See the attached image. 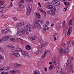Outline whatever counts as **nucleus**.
Segmentation results:
<instances>
[{
  "instance_id": "1",
  "label": "nucleus",
  "mask_w": 74,
  "mask_h": 74,
  "mask_svg": "<svg viewBox=\"0 0 74 74\" xmlns=\"http://www.w3.org/2000/svg\"><path fill=\"white\" fill-rule=\"evenodd\" d=\"M46 7L48 9L52 10L47 11V12L48 14H49V15H55V12L53 11H56V10L53 5H48Z\"/></svg>"
},
{
  "instance_id": "2",
  "label": "nucleus",
  "mask_w": 74,
  "mask_h": 74,
  "mask_svg": "<svg viewBox=\"0 0 74 74\" xmlns=\"http://www.w3.org/2000/svg\"><path fill=\"white\" fill-rule=\"evenodd\" d=\"M18 32L16 34L18 36H21L22 34H25V35H28L29 34V32H27V30L24 29L23 28H21L20 29L18 28L17 29Z\"/></svg>"
},
{
  "instance_id": "3",
  "label": "nucleus",
  "mask_w": 74,
  "mask_h": 74,
  "mask_svg": "<svg viewBox=\"0 0 74 74\" xmlns=\"http://www.w3.org/2000/svg\"><path fill=\"white\" fill-rule=\"evenodd\" d=\"M16 49L18 52V51H19V52H20L21 53H22L23 55H24V56H25L26 57H30L29 53L26 52L24 50H22L20 48L17 47L16 48Z\"/></svg>"
},
{
  "instance_id": "4",
  "label": "nucleus",
  "mask_w": 74,
  "mask_h": 74,
  "mask_svg": "<svg viewBox=\"0 0 74 74\" xmlns=\"http://www.w3.org/2000/svg\"><path fill=\"white\" fill-rule=\"evenodd\" d=\"M10 53L12 55L15 56L16 57L19 56V53L16 50L14 49H12L10 51Z\"/></svg>"
},
{
  "instance_id": "5",
  "label": "nucleus",
  "mask_w": 74,
  "mask_h": 74,
  "mask_svg": "<svg viewBox=\"0 0 74 74\" xmlns=\"http://www.w3.org/2000/svg\"><path fill=\"white\" fill-rule=\"evenodd\" d=\"M52 62L54 65H56L57 63L59 64V61L58 58L56 57L53 58L52 59Z\"/></svg>"
},
{
  "instance_id": "6",
  "label": "nucleus",
  "mask_w": 74,
  "mask_h": 74,
  "mask_svg": "<svg viewBox=\"0 0 74 74\" xmlns=\"http://www.w3.org/2000/svg\"><path fill=\"white\" fill-rule=\"evenodd\" d=\"M52 4L55 6H59L60 5V2L58 1L53 0L52 1Z\"/></svg>"
},
{
  "instance_id": "7",
  "label": "nucleus",
  "mask_w": 74,
  "mask_h": 74,
  "mask_svg": "<svg viewBox=\"0 0 74 74\" xmlns=\"http://www.w3.org/2000/svg\"><path fill=\"white\" fill-rule=\"evenodd\" d=\"M26 27L27 28V29H25L26 30H27V32H28V31H29V32H31L32 31V25H31L29 23H28L26 26Z\"/></svg>"
},
{
  "instance_id": "8",
  "label": "nucleus",
  "mask_w": 74,
  "mask_h": 74,
  "mask_svg": "<svg viewBox=\"0 0 74 74\" xmlns=\"http://www.w3.org/2000/svg\"><path fill=\"white\" fill-rule=\"evenodd\" d=\"M40 21V20L39 19H38L37 20H35V24H34V26L36 28L38 26L40 25L39 24V22Z\"/></svg>"
},
{
  "instance_id": "9",
  "label": "nucleus",
  "mask_w": 74,
  "mask_h": 74,
  "mask_svg": "<svg viewBox=\"0 0 74 74\" xmlns=\"http://www.w3.org/2000/svg\"><path fill=\"white\" fill-rule=\"evenodd\" d=\"M25 25V22H19L16 25V27H21L22 26L24 25Z\"/></svg>"
},
{
  "instance_id": "10",
  "label": "nucleus",
  "mask_w": 74,
  "mask_h": 74,
  "mask_svg": "<svg viewBox=\"0 0 74 74\" xmlns=\"http://www.w3.org/2000/svg\"><path fill=\"white\" fill-rule=\"evenodd\" d=\"M46 44H47V43H46V42H44V43H40V45H38L39 48L42 49V47H45Z\"/></svg>"
},
{
  "instance_id": "11",
  "label": "nucleus",
  "mask_w": 74,
  "mask_h": 74,
  "mask_svg": "<svg viewBox=\"0 0 74 74\" xmlns=\"http://www.w3.org/2000/svg\"><path fill=\"white\" fill-rule=\"evenodd\" d=\"M71 66V62L70 61H67L66 65V68L67 69H69Z\"/></svg>"
},
{
  "instance_id": "12",
  "label": "nucleus",
  "mask_w": 74,
  "mask_h": 74,
  "mask_svg": "<svg viewBox=\"0 0 74 74\" xmlns=\"http://www.w3.org/2000/svg\"><path fill=\"white\" fill-rule=\"evenodd\" d=\"M69 48H66L64 51L63 53L64 55H65L67 54L69 51Z\"/></svg>"
},
{
  "instance_id": "13",
  "label": "nucleus",
  "mask_w": 74,
  "mask_h": 74,
  "mask_svg": "<svg viewBox=\"0 0 74 74\" xmlns=\"http://www.w3.org/2000/svg\"><path fill=\"white\" fill-rule=\"evenodd\" d=\"M18 42H19L21 44H23V39L21 38H18L16 40Z\"/></svg>"
},
{
  "instance_id": "14",
  "label": "nucleus",
  "mask_w": 74,
  "mask_h": 74,
  "mask_svg": "<svg viewBox=\"0 0 74 74\" xmlns=\"http://www.w3.org/2000/svg\"><path fill=\"white\" fill-rule=\"evenodd\" d=\"M32 5L31 4H29L27 5V10H29L31 11L32 10Z\"/></svg>"
},
{
  "instance_id": "15",
  "label": "nucleus",
  "mask_w": 74,
  "mask_h": 74,
  "mask_svg": "<svg viewBox=\"0 0 74 74\" xmlns=\"http://www.w3.org/2000/svg\"><path fill=\"white\" fill-rule=\"evenodd\" d=\"M59 70L56 71V73L57 74H61L62 73V68H58Z\"/></svg>"
},
{
  "instance_id": "16",
  "label": "nucleus",
  "mask_w": 74,
  "mask_h": 74,
  "mask_svg": "<svg viewBox=\"0 0 74 74\" xmlns=\"http://www.w3.org/2000/svg\"><path fill=\"white\" fill-rule=\"evenodd\" d=\"M61 1L64 2V4L65 5H68V6H69V5L70 4L69 2H67L66 0H61Z\"/></svg>"
},
{
  "instance_id": "17",
  "label": "nucleus",
  "mask_w": 74,
  "mask_h": 74,
  "mask_svg": "<svg viewBox=\"0 0 74 74\" xmlns=\"http://www.w3.org/2000/svg\"><path fill=\"white\" fill-rule=\"evenodd\" d=\"M9 37H10L9 36H7L2 38V39L3 40V41H7L8 40V38H9Z\"/></svg>"
},
{
  "instance_id": "18",
  "label": "nucleus",
  "mask_w": 74,
  "mask_h": 74,
  "mask_svg": "<svg viewBox=\"0 0 74 74\" xmlns=\"http://www.w3.org/2000/svg\"><path fill=\"white\" fill-rule=\"evenodd\" d=\"M43 28L46 30H49V27L46 24L43 26Z\"/></svg>"
},
{
  "instance_id": "19",
  "label": "nucleus",
  "mask_w": 74,
  "mask_h": 74,
  "mask_svg": "<svg viewBox=\"0 0 74 74\" xmlns=\"http://www.w3.org/2000/svg\"><path fill=\"white\" fill-rule=\"evenodd\" d=\"M71 34V32L69 30H68V31L65 33V36H69Z\"/></svg>"
},
{
  "instance_id": "20",
  "label": "nucleus",
  "mask_w": 74,
  "mask_h": 74,
  "mask_svg": "<svg viewBox=\"0 0 74 74\" xmlns=\"http://www.w3.org/2000/svg\"><path fill=\"white\" fill-rule=\"evenodd\" d=\"M18 66H21V65H20V64H15L13 65L12 66V67L13 69H15V68L17 67Z\"/></svg>"
},
{
  "instance_id": "21",
  "label": "nucleus",
  "mask_w": 74,
  "mask_h": 74,
  "mask_svg": "<svg viewBox=\"0 0 74 74\" xmlns=\"http://www.w3.org/2000/svg\"><path fill=\"white\" fill-rule=\"evenodd\" d=\"M59 53H62L63 52H64V50L62 48H59Z\"/></svg>"
},
{
  "instance_id": "22",
  "label": "nucleus",
  "mask_w": 74,
  "mask_h": 74,
  "mask_svg": "<svg viewBox=\"0 0 74 74\" xmlns=\"http://www.w3.org/2000/svg\"><path fill=\"white\" fill-rule=\"evenodd\" d=\"M10 73L11 74H15L16 73V71L15 69L12 70L10 71Z\"/></svg>"
},
{
  "instance_id": "23",
  "label": "nucleus",
  "mask_w": 74,
  "mask_h": 74,
  "mask_svg": "<svg viewBox=\"0 0 74 74\" xmlns=\"http://www.w3.org/2000/svg\"><path fill=\"white\" fill-rule=\"evenodd\" d=\"M30 12H31V10H27V12H26V15L27 16H29V15H30Z\"/></svg>"
},
{
  "instance_id": "24",
  "label": "nucleus",
  "mask_w": 74,
  "mask_h": 74,
  "mask_svg": "<svg viewBox=\"0 0 74 74\" xmlns=\"http://www.w3.org/2000/svg\"><path fill=\"white\" fill-rule=\"evenodd\" d=\"M71 70H73L71 71L72 74H74V64H73L72 66H71Z\"/></svg>"
},
{
  "instance_id": "25",
  "label": "nucleus",
  "mask_w": 74,
  "mask_h": 74,
  "mask_svg": "<svg viewBox=\"0 0 74 74\" xmlns=\"http://www.w3.org/2000/svg\"><path fill=\"white\" fill-rule=\"evenodd\" d=\"M5 4L4 3L1 4L0 5V7H1V8H2L3 9V8H5Z\"/></svg>"
},
{
  "instance_id": "26",
  "label": "nucleus",
  "mask_w": 74,
  "mask_h": 74,
  "mask_svg": "<svg viewBox=\"0 0 74 74\" xmlns=\"http://www.w3.org/2000/svg\"><path fill=\"white\" fill-rule=\"evenodd\" d=\"M19 7L21 8H24V5L22 4L21 3H19Z\"/></svg>"
},
{
  "instance_id": "27",
  "label": "nucleus",
  "mask_w": 74,
  "mask_h": 74,
  "mask_svg": "<svg viewBox=\"0 0 74 74\" xmlns=\"http://www.w3.org/2000/svg\"><path fill=\"white\" fill-rule=\"evenodd\" d=\"M37 38V37L36 36H34L30 38V39L32 40H34Z\"/></svg>"
},
{
  "instance_id": "28",
  "label": "nucleus",
  "mask_w": 74,
  "mask_h": 74,
  "mask_svg": "<svg viewBox=\"0 0 74 74\" xmlns=\"http://www.w3.org/2000/svg\"><path fill=\"white\" fill-rule=\"evenodd\" d=\"M36 54H38V53H42V51L40 50H38L36 52Z\"/></svg>"
},
{
  "instance_id": "29",
  "label": "nucleus",
  "mask_w": 74,
  "mask_h": 74,
  "mask_svg": "<svg viewBox=\"0 0 74 74\" xmlns=\"http://www.w3.org/2000/svg\"><path fill=\"white\" fill-rule=\"evenodd\" d=\"M73 57L72 56H71L70 57L69 60H67V61H70L71 62V60H73Z\"/></svg>"
},
{
  "instance_id": "30",
  "label": "nucleus",
  "mask_w": 74,
  "mask_h": 74,
  "mask_svg": "<svg viewBox=\"0 0 74 74\" xmlns=\"http://www.w3.org/2000/svg\"><path fill=\"white\" fill-rule=\"evenodd\" d=\"M31 48L30 47L29 45H28L26 46V49L27 50H29Z\"/></svg>"
},
{
  "instance_id": "31",
  "label": "nucleus",
  "mask_w": 74,
  "mask_h": 74,
  "mask_svg": "<svg viewBox=\"0 0 74 74\" xmlns=\"http://www.w3.org/2000/svg\"><path fill=\"white\" fill-rule=\"evenodd\" d=\"M38 40L40 42H43V40H42L41 39V37L40 38V39H38Z\"/></svg>"
},
{
  "instance_id": "32",
  "label": "nucleus",
  "mask_w": 74,
  "mask_h": 74,
  "mask_svg": "<svg viewBox=\"0 0 74 74\" xmlns=\"http://www.w3.org/2000/svg\"><path fill=\"white\" fill-rule=\"evenodd\" d=\"M65 25H66V23H65V21H64V22H63L62 23V26L64 28L65 27V28L66 29V27Z\"/></svg>"
},
{
  "instance_id": "33",
  "label": "nucleus",
  "mask_w": 74,
  "mask_h": 74,
  "mask_svg": "<svg viewBox=\"0 0 74 74\" xmlns=\"http://www.w3.org/2000/svg\"><path fill=\"white\" fill-rule=\"evenodd\" d=\"M36 16L38 18H40V15L38 13H36Z\"/></svg>"
},
{
  "instance_id": "34",
  "label": "nucleus",
  "mask_w": 74,
  "mask_h": 74,
  "mask_svg": "<svg viewBox=\"0 0 74 74\" xmlns=\"http://www.w3.org/2000/svg\"><path fill=\"white\" fill-rule=\"evenodd\" d=\"M4 70V68L3 66H1L0 67V71Z\"/></svg>"
},
{
  "instance_id": "35",
  "label": "nucleus",
  "mask_w": 74,
  "mask_h": 74,
  "mask_svg": "<svg viewBox=\"0 0 74 74\" xmlns=\"http://www.w3.org/2000/svg\"><path fill=\"white\" fill-rule=\"evenodd\" d=\"M10 40L12 41V42H14L15 41V39L14 38H12L10 39Z\"/></svg>"
},
{
  "instance_id": "36",
  "label": "nucleus",
  "mask_w": 74,
  "mask_h": 74,
  "mask_svg": "<svg viewBox=\"0 0 74 74\" xmlns=\"http://www.w3.org/2000/svg\"><path fill=\"white\" fill-rule=\"evenodd\" d=\"M13 20L14 21H16V20L18 19V18L16 17H13L12 18Z\"/></svg>"
},
{
  "instance_id": "37",
  "label": "nucleus",
  "mask_w": 74,
  "mask_h": 74,
  "mask_svg": "<svg viewBox=\"0 0 74 74\" xmlns=\"http://www.w3.org/2000/svg\"><path fill=\"white\" fill-rule=\"evenodd\" d=\"M1 33L3 34H4L6 33V32L4 30L1 31Z\"/></svg>"
},
{
  "instance_id": "38",
  "label": "nucleus",
  "mask_w": 74,
  "mask_h": 74,
  "mask_svg": "<svg viewBox=\"0 0 74 74\" xmlns=\"http://www.w3.org/2000/svg\"><path fill=\"white\" fill-rule=\"evenodd\" d=\"M22 8H20L19 7H18L17 9V11H21V10Z\"/></svg>"
},
{
  "instance_id": "39",
  "label": "nucleus",
  "mask_w": 74,
  "mask_h": 74,
  "mask_svg": "<svg viewBox=\"0 0 74 74\" xmlns=\"http://www.w3.org/2000/svg\"><path fill=\"white\" fill-rule=\"evenodd\" d=\"M39 11H40V12H42V13H43L45 11L44 10L42 9H39Z\"/></svg>"
},
{
  "instance_id": "40",
  "label": "nucleus",
  "mask_w": 74,
  "mask_h": 74,
  "mask_svg": "<svg viewBox=\"0 0 74 74\" xmlns=\"http://www.w3.org/2000/svg\"><path fill=\"white\" fill-rule=\"evenodd\" d=\"M10 4V5L9 6V7L11 8V7H12V2H11Z\"/></svg>"
},
{
  "instance_id": "41",
  "label": "nucleus",
  "mask_w": 74,
  "mask_h": 74,
  "mask_svg": "<svg viewBox=\"0 0 74 74\" xmlns=\"http://www.w3.org/2000/svg\"><path fill=\"white\" fill-rule=\"evenodd\" d=\"M46 55V54H44L43 55H42L41 56V58L42 59H44V58H45V56Z\"/></svg>"
},
{
  "instance_id": "42",
  "label": "nucleus",
  "mask_w": 74,
  "mask_h": 74,
  "mask_svg": "<svg viewBox=\"0 0 74 74\" xmlns=\"http://www.w3.org/2000/svg\"><path fill=\"white\" fill-rule=\"evenodd\" d=\"M3 15H4V14H3V12H2L0 13V16H1V17H2L3 16Z\"/></svg>"
},
{
  "instance_id": "43",
  "label": "nucleus",
  "mask_w": 74,
  "mask_h": 74,
  "mask_svg": "<svg viewBox=\"0 0 74 74\" xmlns=\"http://www.w3.org/2000/svg\"><path fill=\"white\" fill-rule=\"evenodd\" d=\"M43 13V14L44 15V16H45H45H47V14H46V12H45V11Z\"/></svg>"
},
{
  "instance_id": "44",
  "label": "nucleus",
  "mask_w": 74,
  "mask_h": 74,
  "mask_svg": "<svg viewBox=\"0 0 74 74\" xmlns=\"http://www.w3.org/2000/svg\"><path fill=\"white\" fill-rule=\"evenodd\" d=\"M41 32L42 33H45V32H46V30L44 29L42 30Z\"/></svg>"
},
{
  "instance_id": "45",
  "label": "nucleus",
  "mask_w": 74,
  "mask_h": 74,
  "mask_svg": "<svg viewBox=\"0 0 74 74\" xmlns=\"http://www.w3.org/2000/svg\"><path fill=\"white\" fill-rule=\"evenodd\" d=\"M36 28H37V29H41V26H40V25H39V26L37 27H36Z\"/></svg>"
},
{
  "instance_id": "46",
  "label": "nucleus",
  "mask_w": 74,
  "mask_h": 74,
  "mask_svg": "<svg viewBox=\"0 0 74 74\" xmlns=\"http://www.w3.org/2000/svg\"><path fill=\"white\" fill-rule=\"evenodd\" d=\"M8 15H5L3 18V19H6L8 17Z\"/></svg>"
},
{
  "instance_id": "47",
  "label": "nucleus",
  "mask_w": 74,
  "mask_h": 74,
  "mask_svg": "<svg viewBox=\"0 0 74 74\" xmlns=\"http://www.w3.org/2000/svg\"><path fill=\"white\" fill-rule=\"evenodd\" d=\"M4 30L5 31L6 33H7V32H8V31H9V29L7 28V29H5V30Z\"/></svg>"
},
{
  "instance_id": "48",
  "label": "nucleus",
  "mask_w": 74,
  "mask_h": 74,
  "mask_svg": "<svg viewBox=\"0 0 74 74\" xmlns=\"http://www.w3.org/2000/svg\"><path fill=\"white\" fill-rule=\"evenodd\" d=\"M15 71H16V73H20V71L18 70H15Z\"/></svg>"
},
{
  "instance_id": "49",
  "label": "nucleus",
  "mask_w": 74,
  "mask_h": 74,
  "mask_svg": "<svg viewBox=\"0 0 74 74\" xmlns=\"http://www.w3.org/2000/svg\"><path fill=\"white\" fill-rule=\"evenodd\" d=\"M53 68L52 65H51L49 67V70H51Z\"/></svg>"
},
{
  "instance_id": "50",
  "label": "nucleus",
  "mask_w": 74,
  "mask_h": 74,
  "mask_svg": "<svg viewBox=\"0 0 74 74\" xmlns=\"http://www.w3.org/2000/svg\"><path fill=\"white\" fill-rule=\"evenodd\" d=\"M3 10V9L2 8L0 7V12H1Z\"/></svg>"
},
{
  "instance_id": "51",
  "label": "nucleus",
  "mask_w": 74,
  "mask_h": 74,
  "mask_svg": "<svg viewBox=\"0 0 74 74\" xmlns=\"http://www.w3.org/2000/svg\"><path fill=\"white\" fill-rule=\"evenodd\" d=\"M69 23L70 25H72V21H70L69 22Z\"/></svg>"
},
{
  "instance_id": "52",
  "label": "nucleus",
  "mask_w": 74,
  "mask_h": 74,
  "mask_svg": "<svg viewBox=\"0 0 74 74\" xmlns=\"http://www.w3.org/2000/svg\"><path fill=\"white\" fill-rule=\"evenodd\" d=\"M20 2L22 3H24L25 1L24 0H20Z\"/></svg>"
},
{
  "instance_id": "53",
  "label": "nucleus",
  "mask_w": 74,
  "mask_h": 74,
  "mask_svg": "<svg viewBox=\"0 0 74 74\" xmlns=\"http://www.w3.org/2000/svg\"><path fill=\"white\" fill-rule=\"evenodd\" d=\"M40 23H41L43 24L44 23V20H41L40 21Z\"/></svg>"
},
{
  "instance_id": "54",
  "label": "nucleus",
  "mask_w": 74,
  "mask_h": 74,
  "mask_svg": "<svg viewBox=\"0 0 74 74\" xmlns=\"http://www.w3.org/2000/svg\"><path fill=\"white\" fill-rule=\"evenodd\" d=\"M38 5L39 6H40V7H41V3L40 2H38Z\"/></svg>"
},
{
  "instance_id": "55",
  "label": "nucleus",
  "mask_w": 74,
  "mask_h": 74,
  "mask_svg": "<svg viewBox=\"0 0 74 74\" xmlns=\"http://www.w3.org/2000/svg\"><path fill=\"white\" fill-rule=\"evenodd\" d=\"M67 10V8H64L63 9V11H66Z\"/></svg>"
},
{
  "instance_id": "56",
  "label": "nucleus",
  "mask_w": 74,
  "mask_h": 74,
  "mask_svg": "<svg viewBox=\"0 0 74 74\" xmlns=\"http://www.w3.org/2000/svg\"><path fill=\"white\" fill-rule=\"evenodd\" d=\"M44 70L45 71H47V69L46 67L44 68Z\"/></svg>"
},
{
  "instance_id": "57",
  "label": "nucleus",
  "mask_w": 74,
  "mask_h": 74,
  "mask_svg": "<svg viewBox=\"0 0 74 74\" xmlns=\"http://www.w3.org/2000/svg\"><path fill=\"white\" fill-rule=\"evenodd\" d=\"M3 42V39H0V43H2Z\"/></svg>"
},
{
  "instance_id": "58",
  "label": "nucleus",
  "mask_w": 74,
  "mask_h": 74,
  "mask_svg": "<svg viewBox=\"0 0 74 74\" xmlns=\"http://www.w3.org/2000/svg\"><path fill=\"white\" fill-rule=\"evenodd\" d=\"M48 51H45V54L44 55H45L46 54H47V53Z\"/></svg>"
},
{
  "instance_id": "59",
  "label": "nucleus",
  "mask_w": 74,
  "mask_h": 74,
  "mask_svg": "<svg viewBox=\"0 0 74 74\" xmlns=\"http://www.w3.org/2000/svg\"><path fill=\"white\" fill-rule=\"evenodd\" d=\"M6 47H7V48H10V47H11V46L10 45H8Z\"/></svg>"
},
{
  "instance_id": "60",
  "label": "nucleus",
  "mask_w": 74,
  "mask_h": 74,
  "mask_svg": "<svg viewBox=\"0 0 74 74\" xmlns=\"http://www.w3.org/2000/svg\"><path fill=\"white\" fill-rule=\"evenodd\" d=\"M56 40H57V38H56V37H54V41H56Z\"/></svg>"
},
{
  "instance_id": "61",
  "label": "nucleus",
  "mask_w": 74,
  "mask_h": 74,
  "mask_svg": "<svg viewBox=\"0 0 74 74\" xmlns=\"http://www.w3.org/2000/svg\"><path fill=\"white\" fill-rule=\"evenodd\" d=\"M62 45H63V46H65V45H66V43H65L63 42L62 43Z\"/></svg>"
},
{
  "instance_id": "62",
  "label": "nucleus",
  "mask_w": 74,
  "mask_h": 74,
  "mask_svg": "<svg viewBox=\"0 0 74 74\" xmlns=\"http://www.w3.org/2000/svg\"><path fill=\"white\" fill-rule=\"evenodd\" d=\"M71 27H70L68 29V30H70V31L71 32V30H71Z\"/></svg>"
},
{
  "instance_id": "63",
  "label": "nucleus",
  "mask_w": 74,
  "mask_h": 74,
  "mask_svg": "<svg viewBox=\"0 0 74 74\" xmlns=\"http://www.w3.org/2000/svg\"><path fill=\"white\" fill-rule=\"evenodd\" d=\"M71 44L74 45V40L72 42Z\"/></svg>"
},
{
  "instance_id": "64",
  "label": "nucleus",
  "mask_w": 74,
  "mask_h": 74,
  "mask_svg": "<svg viewBox=\"0 0 74 74\" xmlns=\"http://www.w3.org/2000/svg\"><path fill=\"white\" fill-rule=\"evenodd\" d=\"M49 64H52V62H49Z\"/></svg>"
}]
</instances>
